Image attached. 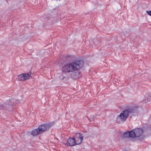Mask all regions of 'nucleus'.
Masks as SVG:
<instances>
[{
  "label": "nucleus",
  "mask_w": 151,
  "mask_h": 151,
  "mask_svg": "<svg viewBox=\"0 0 151 151\" xmlns=\"http://www.w3.org/2000/svg\"><path fill=\"white\" fill-rule=\"evenodd\" d=\"M83 64V62L81 60L76 61L64 66L62 68V70L65 73L73 72L80 69Z\"/></svg>",
  "instance_id": "f257e3e1"
},
{
  "label": "nucleus",
  "mask_w": 151,
  "mask_h": 151,
  "mask_svg": "<svg viewBox=\"0 0 151 151\" xmlns=\"http://www.w3.org/2000/svg\"><path fill=\"white\" fill-rule=\"evenodd\" d=\"M53 124V122H50L39 126L38 128L32 130L31 134L33 136H36L43 132L48 130Z\"/></svg>",
  "instance_id": "f03ea898"
},
{
  "label": "nucleus",
  "mask_w": 151,
  "mask_h": 151,
  "mask_svg": "<svg viewBox=\"0 0 151 151\" xmlns=\"http://www.w3.org/2000/svg\"><path fill=\"white\" fill-rule=\"evenodd\" d=\"M133 112L134 110L133 108L123 111L116 118V122L118 123L123 122L127 119L129 113Z\"/></svg>",
  "instance_id": "7ed1b4c3"
},
{
  "label": "nucleus",
  "mask_w": 151,
  "mask_h": 151,
  "mask_svg": "<svg viewBox=\"0 0 151 151\" xmlns=\"http://www.w3.org/2000/svg\"><path fill=\"white\" fill-rule=\"evenodd\" d=\"M76 145L81 144L83 140V136L80 133H76L73 137Z\"/></svg>",
  "instance_id": "20e7f679"
},
{
  "label": "nucleus",
  "mask_w": 151,
  "mask_h": 151,
  "mask_svg": "<svg viewBox=\"0 0 151 151\" xmlns=\"http://www.w3.org/2000/svg\"><path fill=\"white\" fill-rule=\"evenodd\" d=\"M30 76L28 73L21 74L17 76V78L19 81H25L28 79Z\"/></svg>",
  "instance_id": "39448f33"
},
{
  "label": "nucleus",
  "mask_w": 151,
  "mask_h": 151,
  "mask_svg": "<svg viewBox=\"0 0 151 151\" xmlns=\"http://www.w3.org/2000/svg\"><path fill=\"white\" fill-rule=\"evenodd\" d=\"M132 131L133 132V134L134 135L133 136V138H134L135 137H139L142 134L143 132L142 129L140 128L133 129L132 130Z\"/></svg>",
  "instance_id": "423d86ee"
},
{
  "label": "nucleus",
  "mask_w": 151,
  "mask_h": 151,
  "mask_svg": "<svg viewBox=\"0 0 151 151\" xmlns=\"http://www.w3.org/2000/svg\"><path fill=\"white\" fill-rule=\"evenodd\" d=\"M65 144L70 146H73L76 145L73 137L69 138L67 141V143Z\"/></svg>",
  "instance_id": "0eeeda50"
},
{
  "label": "nucleus",
  "mask_w": 151,
  "mask_h": 151,
  "mask_svg": "<svg viewBox=\"0 0 151 151\" xmlns=\"http://www.w3.org/2000/svg\"><path fill=\"white\" fill-rule=\"evenodd\" d=\"M133 133V132L131 130L130 131L124 133L123 136L124 137L133 138V136L134 135Z\"/></svg>",
  "instance_id": "6e6552de"
},
{
  "label": "nucleus",
  "mask_w": 151,
  "mask_h": 151,
  "mask_svg": "<svg viewBox=\"0 0 151 151\" xmlns=\"http://www.w3.org/2000/svg\"><path fill=\"white\" fill-rule=\"evenodd\" d=\"M74 78H78L81 77L80 73L78 72H76L75 73Z\"/></svg>",
  "instance_id": "1a4fd4ad"
},
{
  "label": "nucleus",
  "mask_w": 151,
  "mask_h": 151,
  "mask_svg": "<svg viewBox=\"0 0 151 151\" xmlns=\"http://www.w3.org/2000/svg\"><path fill=\"white\" fill-rule=\"evenodd\" d=\"M151 99V94H147V100L149 101Z\"/></svg>",
  "instance_id": "9d476101"
},
{
  "label": "nucleus",
  "mask_w": 151,
  "mask_h": 151,
  "mask_svg": "<svg viewBox=\"0 0 151 151\" xmlns=\"http://www.w3.org/2000/svg\"><path fill=\"white\" fill-rule=\"evenodd\" d=\"M146 12L148 15L151 16V11H147Z\"/></svg>",
  "instance_id": "9b49d317"
},
{
  "label": "nucleus",
  "mask_w": 151,
  "mask_h": 151,
  "mask_svg": "<svg viewBox=\"0 0 151 151\" xmlns=\"http://www.w3.org/2000/svg\"><path fill=\"white\" fill-rule=\"evenodd\" d=\"M4 106L3 104L1 105H0V109H4Z\"/></svg>",
  "instance_id": "f8f14e48"
},
{
  "label": "nucleus",
  "mask_w": 151,
  "mask_h": 151,
  "mask_svg": "<svg viewBox=\"0 0 151 151\" xmlns=\"http://www.w3.org/2000/svg\"><path fill=\"white\" fill-rule=\"evenodd\" d=\"M91 118L92 119V120H93L94 119V117L93 116H91Z\"/></svg>",
  "instance_id": "ddd939ff"
},
{
  "label": "nucleus",
  "mask_w": 151,
  "mask_h": 151,
  "mask_svg": "<svg viewBox=\"0 0 151 151\" xmlns=\"http://www.w3.org/2000/svg\"><path fill=\"white\" fill-rule=\"evenodd\" d=\"M65 78V77H62V78H61V79L62 80H64Z\"/></svg>",
  "instance_id": "4468645a"
}]
</instances>
